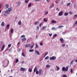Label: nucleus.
Listing matches in <instances>:
<instances>
[{
	"label": "nucleus",
	"instance_id": "obj_1",
	"mask_svg": "<svg viewBox=\"0 0 77 77\" xmlns=\"http://www.w3.org/2000/svg\"><path fill=\"white\" fill-rule=\"evenodd\" d=\"M68 68H69V66H66V67L65 68V67H63L62 68V70L63 71H68Z\"/></svg>",
	"mask_w": 77,
	"mask_h": 77
},
{
	"label": "nucleus",
	"instance_id": "obj_2",
	"mask_svg": "<svg viewBox=\"0 0 77 77\" xmlns=\"http://www.w3.org/2000/svg\"><path fill=\"white\" fill-rule=\"evenodd\" d=\"M11 7H10L8 8V9L6 10L5 13L6 14H9L10 13V11H11Z\"/></svg>",
	"mask_w": 77,
	"mask_h": 77
},
{
	"label": "nucleus",
	"instance_id": "obj_3",
	"mask_svg": "<svg viewBox=\"0 0 77 77\" xmlns=\"http://www.w3.org/2000/svg\"><path fill=\"white\" fill-rule=\"evenodd\" d=\"M56 59V57L54 56H53L52 57H50V60H55Z\"/></svg>",
	"mask_w": 77,
	"mask_h": 77
},
{
	"label": "nucleus",
	"instance_id": "obj_4",
	"mask_svg": "<svg viewBox=\"0 0 77 77\" xmlns=\"http://www.w3.org/2000/svg\"><path fill=\"white\" fill-rule=\"evenodd\" d=\"M63 15V11H61L58 14L59 16H62Z\"/></svg>",
	"mask_w": 77,
	"mask_h": 77
},
{
	"label": "nucleus",
	"instance_id": "obj_5",
	"mask_svg": "<svg viewBox=\"0 0 77 77\" xmlns=\"http://www.w3.org/2000/svg\"><path fill=\"white\" fill-rule=\"evenodd\" d=\"M27 39H26V38H23L21 39V41L22 42H24V41H26V40Z\"/></svg>",
	"mask_w": 77,
	"mask_h": 77
},
{
	"label": "nucleus",
	"instance_id": "obj_6",
	"mask_svg": "<svg viewBox=\"0 0 77 77\" xmlns=\"http://www.w3.org/2000/svg\"><path fill=\"white\" fill-rule=\"evenodd\" d=\"M20 70L21 71H24L26 70V69H25V68H24L21 67L20 68Z\"/></svg>",
	"mask_w": 77,
	"mask_h": 77
},
{
	"label": "nucleus",
	"instance_id": "obj_7",
	"mask_svg": "<svg viewBox=\"0 0 77 77\" xmlns=\"http://www.w3.org/2000/svg\"><path fill=\"white\" fill-rule=\"evenodd\" d=\"M60 41H61V43H63V42L64 40H63V38H61L60 39Z\"/></svg>",
	"mask_w": 77,
	"mask_h": 77
},
{
	"label": "nucleus",
	"instance_id": "obj_8",
	"mask_svg": "<svg viewBox=\"0 0 77 77\" xmlns=\"http://www.w3.org/2000/svg\"><path fill=\"white\" fill-rule=\"evenodd\" d=\"M9 27H10V25L9 24H8L6 26V28L7 29H9Z\"/></svg>",
	"mask_w": 77,
	"mask_h": 77
},
{
	"label": "nucleus",
	"instance_id": "obj_9",
	"mask_svg": "<svg viewBox=\"0 0 77 77\" xmlns=\"http://www.w3.org/2000/svg\"><path fill=\"white\" fill-rule=\"evenodd\" d=\"M35 53H36V54H38V55H39V54H40L39 53V51H35Z\"/></svg>",
	"mask_w": 77,
	"mask_h": 77
},
{
	"label": "nucleus",
	"instance_id": "obj_10",
	"mask_svg": "<svg viewBox=\"0 0 77 77\" xmlns=\"http://www.w3.org/2000/svg\"><path fill=\"white\" fill-rule=\"evenodd\" d=\"M5 45H3L2 47L1 51H3V50H4V48H5Z\"/></svg>",
	"mask_w": 77,
	"mask_h": 77
},
{
	"label": "nucleus",
	"instance_id": "obj_11",
	"mask_svg": "<svg viewBox=\"0 0 77 77\" xmlns=\"http://www.w3.org/2000/svg\"><path fill=\"white\" fill-rule=\"evenodd\" d=\"M30 46H31L30 44H28L25 45L26 47H30Z\"/></svg>",
	"mask_w": 77,
	"mask_h": 77
},
{
	"label": "nucleus",
	"instance_id": "obj_12",
	"mask_svg": "<svg viewBox=\"0 0 77 77\" xmlns=\"http://www.w3.org/2000/svg\"><path fill=\"white\" fill-rule=\"evenodd\" d=\"M47 19L46 18H44L43 19V21L44 22H47Z\"/></svg>",
	"mask_w": 77,
	"mask_h": 77
},
{
	"label": "nucleus",
	"instance_id": "obj_13",
	"mask_svg": "<svg viewBox=\"0 0 77 77\" xmlns=\"http://www.w3.org/2000/svg\"><path fill=\"white\" fill-rule=\"evenodd\" d=\"M42 71V69H40L39 70V75H41V71Z\"/></svg>",
	"mask_w": 77,
	"mask_h": 77
},
{
	"label": "nucleus",
	"instance_id": "obj_14",
	"mask_svg": "<svg viewBox=\"0 0 77 77\" xmlns=\"http://www.w3.org/2000/svg\"><path fill=\"white\" fill-rule=\"evenodd\" d=\"M1 26H5V23H4V22H2L1 23Z\"/></svg>",
	"mask_w": 77,
	"mask_h": 77
},
{
	"label": "nucleus",
	"instance_id": "obj_15",
	"mask_svg": "<svg viewBox=\"0 0 77 77\" xmlns=\"http://www.w3.org/2000/svg\"><path fill=\"white\" fill-rule=\"evenodd\" d=\"M52 23H56V21L54 20H53L51 21Z\"/></svg>",
	"mask_w": 77,
	"mask_h": 77
},
{
	"label": "nucleus",
	"instance_id": "obj_16",
	"mask_svg": "<svg viewBox=\"0 0 77 77\" xmlns=\"http://www.w3.org/2000/svg\"><path fill=\"white\" fill-rule=\"evenodd\" d=\"M11 34L13 33V32H14V29H13L12 28L11 30Z\"/></svg>",
	"mask_w": 77,
	"mask_h": 77
},
{
	"label": "nucleus",
	"instance_id": "obj_17",
	"mask_svg": "<svg viewBox=\"0 0 77 77\" xmlns=\"http://www.w3.org/2000/svg\"><path fill=\"white\" fill-rule=\"evenodd\" d=\"M22 55L24 57H26V55H25V54H24V52H22Z\"/></svg>",
	"mask_w": 77,
	"mask_h": 77
},
{
	"label": "nucleus",
	"instance_id": "obj_18",
	"mask_svg": "<svg viewBox=\"0 0 77 77\" xmlns=\"http://www.w3.org/2000/svg\"><path fill=\"white\" fill-rule=\"evenodd\" d=\"M29 71L30 72H31L32 71V69L29 68Z\"/></svg>",
	"mask_w": 77,
	"mask_h": 77
},
{
	"label": "nucleus",
	"instance_id": "obj_19",
	"mask_svg": "<svg viewBox=\"0 0 77 77\" xmlns=\"http://www.w3.org/2000/svg\"><path fill=\"white\" fill-rule=\"evenodd\" d=\"M46 28V26H43L42 29V30H45V28Z\"/></svg>",
	"mask_w": 77,
	"mask_h": 77
},
{
	"label": "nucleus",
	"instance_id": "obj_20",
	"mask_svg": "<svg viewBox=\"0 0 77 77\" xmlns=\"http://www.w3.org/2000/svg\"><path fill=\"white\" fill-rule=\"evenodd\" d=\"M8 7H9V5H8V4H6L5 5L6 8V9H8Z\"/></svg>",
	"mask_w": 77,
	"mask_h": 77
},
{
	"label": "nucleus",
	"instance_id": "obj_21",
	"mask_svg": "<svg viewBox=\"0 0 77 77\" xmlns=\"http://www.w3.org/2000/svg\"><path fill=\"white\" fill-rule=\"evenodd\" d=\"M39 24V22H36L35 23V25H37V24Z\"/></svg>",
	"mask_w": 77,
	"mask_h": 77
},
{
	"label": "nucleus",
	"instance_id": "obj_22",
	"mask_svg": "<svg viewBox=\"0 0 77 77\" xmlns=\"http://www.w3.org/2000/svg\"><path fill=\"white\" fill-rule=\"evenodd\" d=\"M54 4H52V6H50V9L52 8H53V7L54 6Z\"/></svg>",
	"mask_w": 77,
	"mask_h": 77
},
{
	"label": "nucleus",
	"instance_id": "obj_23",
	"mask_svg": "<svg viewBox=\"0 0 77 77\" xmlns=\"http://www.w3.org/2000/svg\"><path fill=\"white\" fill-rule=\"evenodd\" d=\"M19 62V60L18 59H16V63H18V62Z\"/></svg>",
	"mask_w": 77,
	"mask_h": 77
},
{
	"label": "nucleus",
	"instance_id": "obj_24",
	"mask_svg": "<svg viewBox=\"0 0 77 77\" xmlns=\"http://www.w3.org/2000/svg\"><path fill=\"white\" fill-rule=\"evenodd\" d=\"M18 24H19V25H21V21H19V22H18Z\"/></svg>",
	"mask_w": 77,
	"mask_h": 77
},
{
	"label": "nucleus",
	"instance_id": "obj_25",
	"mask_svg": "<svg viewBox=\"0 0 77 77\" xmlns=\"http://www.w3.org/2000/svg\"><path fill=\"white\" fill-rule=\"evenodd\" d=\"M45 15H47V14H48V12L47 11H45Z\"/></svg>",
	"mask_w": 77,
	"mask_h": 77
},
{
	"label": "nucleus",
	"instance_id": "obj_26",
	"mask_svg": "<svg viewBox=\"0 0 77 77\" xmlns=\"http://www.w3.org/2000/svg\"><path fill=\"white\" fill-rule=\"evenodd\" d=\"M46 66L47 68H50V66L48 64Z\"/></svg>",
	"mask_w": 77,
	"mask_h": 77
},
{
	"label": "nucleus",
	"instance_id": "obj_27",
	"mask_svg": "<svg viewBox=\"0 0 77 77\" xmlns=\"http://www.w3.org/2000/svg\"><path fill=\"white\" fill-rule=\"evenodd\" d=\"M33 51H34V50L33 49H31L29 50V52H32Z\"/></svg>",
	"mask_w": 77,
	"mask_h": 77
},
{
	"label": "nucleus",
	"instance_id": "obj_28",
	"mask_svg": "<svg viewBox=\"0 0 77 77\" xmlns=\"http://www.w3.org/2000/svg\"><path fill=\"white\" fill-rule=\"evenodd\" d=\"M31 5H31V3H30L28 5V8H30V7H31Z\"/></svg>",
	"mask_w": 77,
	"mask_h": 77
},
{
	"label": "nucleus",
	"instance_id": "obj_29",
	"mask_svg": "<svg viewBox=\"0 0 77 77\" xmlns=\"http://www.w3.org/2000/svg\"><path fill=\"white\" fill-rule=\"evenodd\" d=\"M25 36L24 35H22L21 36V38H25Z\"/></svg>",
	"mask_w": 77,
	"mask_h": 77
},
{
	"label": "nucleus",
	"instance_id": "obj_30",
	"mask_svg": "<svg viewBox=\"0 0 77 77\" xmlns=\"http://www.w3.org/2000/svg\"><path fill=\"white\" fill-rule=\"evenodd\" d=\"M68 13H64V15H65V16H66L67 15H68Z\"/></svg>",
	"mask_w": 77,
	"mask_h": 77
},
{
	"label": "nucleus",
	"instance_id": "obj_31",
	"mask_svg": "<svg viewBox=\"0 0 77 77\" xmlns=\"http://www.w3.org/2000/svg\"><path fill=\"white\" fill-rule=\"evenodd\" d=\"M29 2V0H25V2L26 3H27Z\"/></svg>",
	"mask_w": 77,
	"mask_h": 77
},
{
	"label": "nucleus",
	"instance_id": "obj_32",
	"mask_svg": "<svg viewBox=\"0 0 77 77\" xmlns=\"http://www.w3.org/2000/svg\"><path fill=\"white\" fill-rule=\"evenodd\" d=\"M36 67H35L34 69V72H36Z\"/></svg>",
	"mask_w": 77,
	"mask_h": 77
},
{
	"label": "nucleus",
	"instance_id": "obj_33",
	"mask_svg": "<svg viewBox=\"0 0 77 77\" xmlns=\"http://www.w3.org/2000/svg\"><path fill=\"white\" fill-rule=\"evenodd\" d=\"M49 58V57L47 56L45 58V59L47 60Z\"/></svg>",
	"mask_w": 77,
	"mask_h": 77
},
{
	"label": "nucleus",
	"instance_id": "obj_34",
	"mask_svg": "<svg viewBox=\"0 0 77 77\" xmlns=\"http://www.w3.org/2000/svg\"><path fill=\"white\" fill-rule=\"evenodd\" d=\"M38 47V44L37 43L35 45V47L36 48H37Z\"/></svg>",
	"mask_w": 77,
	"mask_h": 77
},
{
	"label": "nucleus",
	"instance_id": "obj_35",
	"mask_svg": "<svg viewBox=\"0 0 77 77\" xmlns=\"http://www.w3.org/2000/svg\"><path fill=\"white\" fill-rule=\"evenodd\" d=\"M9 61H8V62H7V65L6 66H8V65H9Z\"/></svg>",
	"mask_w": 77,
	"mask_h": 77
},
{
	"label": "nucleus",
	"instance_id": "obj_36",
	"mask_svg": "<svg viewBox=\"0 0 77 77\" xmlns=\"http://www.w3.org/2000/svg\"><path fill=\"white\" fill-rule=\"evenodd\" d=\"M63 27V26H60L58 27V28L59 29L60 28H61V27Z\"/></svg>",
	"mask_w": 77,
	"mask_h": 77
},
{
	"label": "nucleus",
	"instance_id": "obj_37",
	"mask_svg": "<svg viewBox=\"0 0 77 77\" xmlns=\"http://www.w3.org/2000/svg\"><path fill=\"white\" fill-rule=\"evenodd\" d=\"M63 77H67V75H63Z\"/></svg>",
	"mask_w": 77,
	"mask_h": 77
},
{
	"label": "nucleus",
	"instance_id": "obj_38",
	"mask_svg": "<svg viewBox=\"0 0 77 77\" xmlns=\"http://www.w3.org/2000/svg\"><path fill=\"white\" fill-rule=\"evenodd\" d=\"M34 46V45H32V46H31L30 49H32V48Z\"/></svg>",
	"mask_w": 77,
	"mask_h": 77
},
{
	"label": "nucleus",
	"instance_id": "obj_39",
	"mask_svg": "<svg viewBox=\"0 0 77 77\" xmlns=\"http://www.w3.org/2000/svg\"><path fill=\"white\" fill-rule=\"evenodd\" d=\"M20 3H21L20 2L17 3V5L18 6H20Z\"/></svg>",
	"mask_w": 77,
	"mask_h": 77
},
{
	"label": "nucleus",
	"instance_id": "obj_40",
	"mask_svg": "<svg viewBox=\"0 0 77 77\" xmlns=\"http://www.w3.org/2000/svg\"><path fill=\"white\" fill-rule=\"evenodd\" d=\"M70 4H71V2L68 3V4H67V6H69L70 5Z\"/></svg>",
	"mask_w": 77,
	"mask_h": 77
},
{
	"label": "nucleus",
	"instance_id": "obj_41",
	"mask_svg": "<svg viewBox=\"0 0 77 77\" xmlns=\"http://www.w3.org/2000/svg\"><path fill=\"white\" fill-rule=\"evenodd\" d=\"M8 47H11V44H9L8 45Z\"/></svg>",
	"mask_w": 77,
	"mask_h": 77
},
{
	"label": "nucleus",
	"instance_id": "obj_42",
	"mask_svg": "<svg viewBox=\"0 0 77 77\" xmlns=\"http://www.w3.org/2000/svg\"><path fill=\"white\" fill-rule=\"evenodd\" d=\"M39 73V72L38 71H36V74H38V73Z\"/></svg>",
	"mask_w": 77,
	"mask_h": 77
},
{
	"label": "nucleus",
	"instance_id": "obj_43",
	"mask_svg": "<svg viewBox=\"0 0 77 77\" xmlns=\"http://www.w3.org/2000/svg\"><path fill=\"white\" fill-rule=\"evenodd\" d=\"M70 72L72 74V69H70Z\"/></svg>",
	"mask_w": 77,
	"mask_h": 77
},
{
	"label": "nucleus",
	"instance_id": "obj_44",
	"mask_svg": "<svg viewBox=\"0 0 77 77\" xmlns=\"http://www.w3.org/2000/svg\"><path fill=\"white\" fill-rule=\"evenodd\" d=\"M40 45H41L42 46V45H43V43H42V42H40Z\"/></svg>",
	"mask_w": 77,
	"mask_h": 77
},
{
	"label": "nucleus",
	"instance_id": "obj_45",
	"mask_svg": "<svg viewBox=\"0 0 77 77\" xmlns=\"http://www.w3.org/2000/svg\"><path fill=\"white\" fill-rule=\"evenodd\" d=\"M59 69H60V68H59V67H58L57 68V71L59 70Z\"/></svg>",
	"mask_w": 77,
	"mask_h": 77
},
{
	"label": "nucleus",
	"instance_id": "obj_46",
	"mask_svg": "<svg viewBox=\"0 0 77 77\" xmlns=\"http://www.w3.org/2000/svg\"><path fill=\"white\" fill-rule=\"evenodd\" d=\"M56 10H57L58 11H59V8H58V7L57 8Z\"/></svg>",
	"mask_w": 77,
	"mask_h": 77
},
{
	"label": "nucleus",
	"instance_id": "obj_47",
	"mask_svg": "<svg viewBox=\"0 0 77 77\" xmlns=\"http://www.w3.org/2000/svg\"><path fill=\"white\" fill-rule=\"evenodd\" d=\"M48 54V52H47V53H46L45 54V56L44 57H45V56H46V55H47Z\"/></svg>",
	"mask_w": 77,
	"mask_h": 77
},
{
	"label": "nucleus",
	"instance_id": "obj_48",
	"mask_svg": "<svg viewBox=\"0 0 77 77\" xmlns=\"http://www.w3.org/2000/svg\"><path fill=\"white\" fill-rule=\"evenodd\" d=\"M3 66L4 68H6V67H7V66H5V65H3Z\"/></svg>",
	"mask_w": 77,
	"mask_h": 77
},
{
	"label": "nucleus",
	"instance_id": "obj_49",
	"mask_svg": "<svg viewBox=\"0 0 77 77\" xmlns=\"http://www.w3.org/2000/svg\"><path fill=\"white\" fill-rule=\"evenodd\" d=\"M65 44H63L62 45V47H65Z\"/></svg>",
	"mask_w": 77,
	"mask_h": 77
},
{
	"label": "nucleus",
	"instance_id": "obj_50",
	"mask_svg": "<svg viewBox=\"0 0 77 77\" xmlns=\"http://www.w3.org/2000/svg\"><path fill=\"white\" fill-rule=\"evenodd\" d=\"M35 1H36V2H39V1H41V0H34Z\"/></svg>",
	"mask_w": 77,
	"mask_h": 77
},
{
	"label": "nucleus",
	"instance_id": "obj_51",
	"mask_svg": "<svg viewBox=\"0 0 77 77\" xmlns=\"http://www.w3.org/2000/svg\"><path fill=\"white\" fill-rule=\"evenodd\" d=\"M77 24V21L75 22V23L74 24V26Z\"/></svg>",
	"mask_w": 77,
	"mask_h": 77
},
{
	"label": "nucleus",
	"instance_id": "obj_52",
	"mask_svg": "<svg viewBox=\"0 0 77 77\" xmlns=\"http://www.w3.org/2000/svg\"><path fill=\"white\" fill-rule=\"evenodd\" d=\"M73 62H74V60H72V61L71 62V64H72V63H73Z\"/></svg>",
	"mask_w": 77,
	"mask_h": 77
},
{
	"label": "nucleus",
	"instance_id": "obj_53",
	"mask_svg": "<svg viewBox=\"0 0 77 77\" xmlns=\"http://www.w3.org/2000/svg\"><path fill=\"white\" fill-rule=\"evenodd\" d=\"M69 14H72V12H70Z\"/></svg>",
	"mask_w": 77,
	"mask_h": 77
},
{
	"label": "nucleus",
	"instance_id": "obj_54",
	"mask_svg": "<svg viewBox=\"0 0 77 77\" xmlns=\"http://www.w3.org/2000/svg\"><path fill=\"white\" fill-rule=\"evenodd\" d=\"M55 36H57V34H55L54 35V37H55Z\"/></svg>",
	"mask_w": 77,
	"mask_h": 77
},
{
	"label": "nucleus",
	"instance_id": "obj_55",
	"mask_svg": "<svg viewBox=\"0 0 77 77\" xmlns=\"http://www.w3.org/2000/svg\"><path fill=\"white\" fill-rule=\"evenodd\" d=\"M74 7L75 8H76V5H74Z\"/></svg>",
	"mask_w": 77,
	"mask_h": 77
},
{
	"label": "nucleus",
	"instance_id": "obj_56",
	"mask_svg": "<svg viewBox=\"0 0 77 77\" xmlns=\"http://www.w3.org/2000/svg\"><path fill=\"white\" fill-rule=\"evenodd\" d=\"M2 4H0V9L1 8V7H2Z\"/></svg>",
	"mask_w": 77,
	"mask_h": 77
},
{
	"label": "nucleus",
	"instance_id": "obj_57",
	"mask_svg": "<svg viewBox=\"0 0 77 77\" xmlns=\"http://www.w3.org/2000/svg\"><path fill=\"white\" fill-rule=\"evenodd\" d=\"M49 35L50 36H51V35H52V34H49Z\"/></svg>",
	"mask_w": 77,
	"mask_h": 77
},
{
	"label": "nucleus",
	"instance_id": "obj_58",
	"mask_svg": "<svg viewBox=\"0 0 77 77\" xmlns=\"http://www.w3.org/2000/svg\"><path fill=\"white\" fill-rule=\"evenodd\" d=\"M74 16L75 17H77V14H76V15H75Z\"/></svg>",
	"mask_w": 77,
	"mask_h": 77
},
{
	"label": "nucleus",
	"instance_id": "obj_59",
	"mask_svg": "<svg viewBox=\"0 0 77 77\" xmlns=\"http://www.w3.org/2000/svg\"><path fill=\"white\" fill-rule=\"evenodd\" d=\"M50 0H47L46 1L47 2H50Z\"/></svg>",
	"mask_w": 77,
	"mask_h": 77
},
{
	"label": "nucleus",
	"instance_id": "obj_60",
	"mask_svg": "<svg viewBox=\"0 0 77 77\" xmlns=\"http://www.w3.org/2000/svg\"><path fill=\"white\" fill-rule=\"evenodd\" d=\"M66 21H68V18H66Z\"/></svg>",
	"mask_w": 77,
	"mask_h": 77
},
{
	"label": "nucleus",
	"instance_id": "obj_61",
	"mask_svg": "<svg viewBox=\"0 0 77 77\" xmlns=\"http://www.w3.org/2000/svg\"><path fill=\"white\" fill-rule=\"evenodd\" d=\"M54 29H55V28H52V30H54Z\"/></svg>",
	"mask_w": 77,
	"mask_h": 77
},
{
	"label": "nucleus",
	"instance_id": "obj_62",
	"mask_svg": "<svg viewBox=\"0 0 77 77\" xmlns=\"http://www.w3.org/2000/svg\"><path fill=\"white\" fill-rule=\"evenodd\" d=\"M41 25H42V23H40L39 26H41Z\"/></svg>",
	"mask_w": 77,
	"mask_h": 77
},
{
	"label": "nucleus",
	"instance_id": "obj_63",
	"mask_svg": "<svg viewBox=\"0 0 77 77\" xmlns=\"http://www.w3.org/2000/svg\"><path fill=\"white\" fill-rule=\"evenodd\" d=\"M24 63V61H22L21 62V63H22V64Z\"/></svg>",
	"mask_w": 77,
	"mask_h": 77
},
{
	"label": "nucleus",
	"instance_id": "obj_64",
	"mask_svg": "<svg viewBox=\"0 0 77 77\" xmlns=\"http://www.w3.org/2000/svg\"><path fill=\"white\" fill-rule=\"evenodd\" d=\"M39 29V26H37V29Z\"/></svg>",
	"mask_w": 77,
	"mask_h": 77
}]
</instances>
